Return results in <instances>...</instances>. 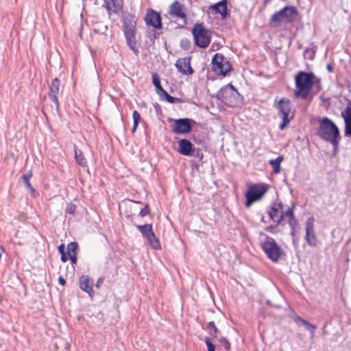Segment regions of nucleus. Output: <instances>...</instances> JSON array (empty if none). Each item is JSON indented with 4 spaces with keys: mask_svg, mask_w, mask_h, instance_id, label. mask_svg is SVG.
I'll list each match as a JSON object with an SVG mask.
<instances>
[{
    "mask_svg": "<svg viewBox=\"0 0 351 351\" xmlns=\"http://www.w3.org/2000/svg\"><path fill=\"white\" fill-rule=\"evenodd\" d=\"M318 122V136L324 141L330 143L334 152L336 153L341 139L339 128L331 119L326 117L319 118Z\"/></svg>",
    "mask_w": 351,
    "mask_h": 351,
    "instance_id": "f257e3e1",
    "label": "nucleus"
},
{
    "mask_svg": "<svg viewBox=\"0 0 351 351\" xmlns=\"http://www.w3.org/2000/svg\"><path fill=\"white\" fill-rule=\"evenodd\" d=\"M315 78L313 73L298 72L295 77V97L302 99H306L313 85Z\"/></svg>",
    "mask_w": 351,
    "mask_h": 351,
    "instance_id": "f03ea898",
    "label": "nucleus"
},
{
    "mask_svg": "<svg viewBox=\"0 0 351 351\" xmlns=\"http://www.w3.org/2000/svg\"><path fill=\"white\" fill-rule=\"evenodd\" d=\"M123 32L128 45L138 55L139 51L136 46V21L135 16L130 14H126L123 16Z\"/></svg>",
    "mask_w": 351,
    "mask_h": 351,
    "instance_id": "7ed1b4c3",
    "label": "nucleus"
},
{
    "mask_svg": "<svg viewBox=\"0 0 351 351\" xmlns=\"http://www.w3.org/2000/svg\"><path fill=\"white\" fill-rule=\"evenodd\" d=\"M298 14V10L294 6H285L271 16L269 24L276 27L282 21L292 22L295 20Z\"/></svg>",
    "mask_w": 351,
    "mask_h": 351,
    "instance_id": "20e7f679",
    "label": "nucleus"
},
{
    "mask_svg": "<svg viewBox=\"0 0 351 351\" xmlns=\"http://www.w3.org/2000/svg\"><path fill=\"white\" fill-rule=\"evenodd\" d=\"M218 96L226 105L230 107L237 106L241 101V97L237 90L231 84L221 88L219 91Z\"/></svg>",
    "mask_w": 351,
    "mask_h": 351,
    "instance_id": "39448f33",
    "label": "nucleus"
},
{
    "mask_svg": "<svg viewBox=\"0 0 351 351\" xmlns=\"http://www.w3.org/2000/svg\"><path fill=\"white\" fill-rule=\"evenodd\" d=\"M192 33L197 47L206 48L209 45L211 38L210 32L206 29L203 24H195L193 27Z\"/></svg>",
    "mask_w": 351,
    "mask_h": 351,
    "instance_id": "423d86ee",
    "label": "nucleus"
},
{
    "mask_svg": "<svg viewBox=\"0 0 351 351\" xmlns=\"http://www.w3.org/2000/svg\"><path fill=\"white\" fill-rule=\"evenodd\" d=\"M274 107L278 110V114L282 119V121L279 125V128L283 130L293 118L292 116H289L291 101L289 99L283 97L278 102L274 104Z\"/></svg>",
    "mask_w": 351,
    "mask_h": 351,
    "instance_id": "0eeeda50",
    "label": "nucleus"
},
{
    "mask_svg": "<svg viewBox=\"0 0 351 351\" xmlns=\"http://www.w3.org/2000/svg\"><path fill=\"white\" fill-rule=\"evenodd\" d=\"M268 190L265 184H254L251 185L245 193V206L250 207L254 202L262 198Z\"/></svg>",
    "mask_w": 351,
    "mask_h": 351,
    "instance_id": "6e6552de",
    "label": "nucleus"
},
{
    "mask_svg": "<svg viewBox=\"0 0 351 351\" xmlns=\"http://www.w3.org/2000/svg\"><path fill=\"white\" fill-rule=\"evenodd\" d=\"M261 247L267 256L273 262H277L282 254V250L271 237H267L261 244Z\"/></svg>",
    "mask_w": 351,
    "mask_h": 351,
    "instance_id": "1a4fd4ad",
    "label": "nucleus"
},
{
    "mask_svg": "<svg viewBox=\"0 0 351 351\" xmlns=\"http://www.w3.org/2000/svg\"><path fill=\"white\" fill-rule=\"evenodd\" d=\"M186 8L178 1H175L169 6L168 14L172 19H180L182 23L179 24L180 27H184L187 24Z\"/></svg>",
    "mask_w": 351,
    "mask_h": 351,
    "instance_id": "9d476101",
    "label": "nucleus"
},
{
    "mask_svg": "<svg viewBox=\"0 0 351 351\" xmlns=\"http://www.w3.org/2000/svg\"><path fill=\"white\" fill-rule=\"evenodd\" d=\"M213 71L216 73L225 76L230 71L231 66L223 55L216 53L212 60Z\"/></svg>",
    "mask_w": 351,
    "mask_h": 351,
    "instance_id": "9b49d317",
    "label": "nucleus"
},
{
    "mask_svg": "<svg viewBox=\"0 0 351 351\" xmlns=\"http://www.w3.org/2000/svg\"><path fill=\"white\" fill-rule=\"evenodd\" d=\"M285 212L283 211V204L282 202L275 204L267 211L270 219L276 223V226L280 225L284 218L287 217Z\"/></svg>",
    "mask_w": 351,
    "mask_h": 351,
    "instance_id": "f8f14e48",
    "label": "nucleus"
},
{
    "mask_svg": "<svg viewBox=\"0 0 351 351\" xmlns=\"http://www.w3.org/2000/svg\"><path fill=\"white\" fill-rule=\"evenodd\" d=\"M191 121L187 118L176 119L171 127L172 132L176 134L190 132L192 130Z\"/></svg>",
    "mask_w": 351,
    "mask_h": 351,
    "instance_id": "ddd939ff",
    "label": "nucleus"
},
{
    "mask_svg": "<svg viewBox=\"0 0 351 351\" xmlns=\"http://www.w3.org/2000/svg\"><path fill=\"white\" fill-rule=\"evenodd\" d=\"M314 223L315 218L313 217H308L305 223V239L307 243L312 247L317 245V238L314 230Z\"/></svg>",
    "mask_w": 351,
    "mask_h": 351,
    "instance_id": "4468645a",
    "label": "nucleus"
},
{
    "mask_svg": "<svg viewBox=\"0 0 351 351\" xmlns=\"http://www.w3.org/2000/svg\"><path fill=\"white\" fill-rule=\"evenodd\" d=\"M145 21L147 25L152 27L154 29H160L162 27L160 14L152 9H149L147 11Z\"/></svg>",
    "mask_w": 351,
    "mask_h": 351,
    "instance_id": "2eb2a0df",
    "label": "nucleus"
},
{
    "mask_svg": "<svg viewBox=\"0 0 351 351\" xmlns=\"http://www.w3.org/2000/svg\"><path fill=\"white\" fill-rule=\"evenodd\" d=\"M295 208V204H292L291 206L287 209L285 212V215L288 217L289 219V225L291 227V235L292 237L293 243H295V234H296V227L298 226V221L295 217L294 210Z\"/></svg>",
    "mask_w": 351,
    "mask_h": 351,
    "instance_id": "dca6fc26",
    "label": "nucleus"
},
{
    "mask_svg": "<svg viewBox=\"0 0 351 351\" xmlns=\"http://www.w3.org/2000/svg\"><path fill=\"white\" fill-rule=\"evenodd\" d=\"M60 81L58 78H55L52 80L49 86V97L50 99L56 105V109L59 108V102L58 95L60 93Z\"/></svg>",
    "mask_w": 351,
    "mask_h": 351,
    "instance_id": "f3484780",
    "label": "nucleus"
},
{
    "mask_svg": "<svg viewBox=\"0 0 351 351\" xmlns=\"http://www.w3.org/2000/svg\"><path fill=\"white\" fill-rule=\"evenodd\" d=\"M176 66L178 71L184 75H190L193 72V70L191 66L190 57L179 58L176 62Z\"/></svg>",
    "mask_w": 351,
    "mask_h": 351,
    "instance_id": "a211bd4d",
    "label": "nucleus"
},
{
    "mask_svg": "<svg viewBox=\"0 0 351 351\" xmlns=\"http://www.w3.org/2000/svg\"><path fill=\"white\" fill-rule=\"evenodd\" d=\"M79 284L80 289L87 293L90 297H93L94 291L93 287V280L91 279L88 276L82 275L80 277Z\"/></svg>",
    "mask_w": 351,
    "mask_h": 351,
    "instance_id": "6ab92c4d",
    "label": "nucleus"
},
{
    "mask_svg": "<svg viewBox=\"0 0 351 351\" xmlns=\"http://www.w3.org/2000/svg\"><path fill=\"white\" fill-rule=\"evenodd\" d=\"M104 1L103 6L106 8L109 15L112 13L117 14L122 10V0H104Z\"/></svg>",
    "mask_w": 351,
    "mask_h": 351,
    "instance_id": "aec40b11",
    "label": "nucleus"
},
{
    "mask_svg": "<svg viewBox=\"0 0 351 351\" xmlns=\"http://www.w3.org/2000/svg\"><path fill=\"white\" fill-rule=\"evenodd\" d=\"M193 144L187 139L183 138L178 141V152L184 156H194L195 149Z\"/></svg>",
    "mask_w": 351,
    "mask_h": 351,
    "instance_id": "412c9836",
    "label": "nucleus"
},
{
    "mask_svg": "<svg viewBox=\"0 0 351 351\" xmlns=\"http://www.w3.org/2000/svg\"><path fill=\"white\" fill-rule=\"evenodd\" d=\"M227 0H221L219 2L210 5V9L215 14H219L222 19H225L228 16Z\"/></svg>",
    "mask_w": 351,
    "mask_h": 351,
    "instance_id": "4be33fe9",
    "label": "nucleus"
},
{
    "mask_svg": "<svg viewBox=\"0 0 351 351\" xmlns=\"http://www.w3.org/2000/svg\"><path fill=\"white\" fill-rule=\"evenodd\" d=\"M136 228L138 231H140L143 237L146 239L149 237L152 232H154L152 224L136 225Z\"/></svg>",
    "mask_w": 351,
    "mask_h": 351,
    "instance_id": "5701e85b",
    "label": "nucleus"
},
{
    "mask_svg": "<svg viewBox=\"0 0 351 351\" xmlns=\"http://www.w3.org/2000/svg\"><path fill=\"white\" fill-rule=\"evenodd\" d=\"M32 171L31 170H29L25 174H24L23 176V180L25 184V188L32 193V195L34 196V193L36 191L29 182V180L32 178Z\"/></svg>",
    "mask_w": 351,
    "mask_h": 351,
    "instance_id": "b1692460",
    "label": "nucleus"
},
{
    "mask_svg": "<svg viewBox=\"0 0 351 351\" xmlns=\"http://www.w3.org/2000/svg\"><path fill=\"white\" fill-rule=\"evenodd\" d=\"M74 152L75 159L77 163L82 167H85L86 165V160L84 157L82 152L78 149L75 145H74Z\"/></svg>",
    "mask_w": 351,
    "mask_h": 351,
    "instance_id": "393cba45",
    "label": "nucleus"
},
{
    "mask_svg": "<svg viewBox=\"0 0 351 351\" xmlns=\"http://www.w3.org/2000/svg\"><path fill=\"white\" fill-rule=\"evenodd\" d=\"M149 245L154 250H160L161 248L159 239L156 237L154 232H152L149 237L147 238Z\"/></svg>",
    "mask_w": 351,
    "mask_h": 351,
    "instance_id": "a878e982",
    "label": "nucleus"
},
{
    "mask_svg": "<svg viewBox=\"0 0 351 351\" xmlns=\"http://www.w3.org/2000/svg\"><path fill=\"white\" fill-rule=\"evenodd\" d=\"M283 160L282 156H278L274 160H270L269 161V165L273 167V171L275 173H279L280 171V163Z\"/></svg>",
    "mask_w": 351,
    "mask_h": 351,
    "instance_id": "bb28decb",
    "label": "nucleus"
},
{
    "mask_svg": "<svg viewBox=\"0 0 351 351\" xmlns=\"http://www.w3.org/2000/svg\"><path fill=\"white\" fill-rule=\"evenodd\" d=\"M207 329L209 334L215 338L217 337V334L219 332V330L215 326V322L213 321L208 323Z\"/></svg>",
    "mask_w": 351,
    "mask_h": 351,
    "instance_id": "cd10ccee",
    "label": "nucleus"
},
{
    "mask_svg": "<svg viewBox=\"0 0 351 351\" xmlns=\"http://www.w3.org/2000/svg\"><path fill=\"white\" fill-rule=\"evenodd\" d=\"M78 245L76 242H71L67 245V254L68 256H72L73 254H77V250Z\"/></svg>",
    "mask_w": 351,
    "mask_h": 351,
    "instance_id": "c85d7f7f",
    "label": "nucleus"
},
{
    "mask_svg": "<svg viewBox=\"0 0 351 351\" xmlns=\"http://www.w3.org/2000/svg\"><path fill=\"white\" fill-rule=\"evenodd\" d=\"M341 116L344 121L351 120V101H349L346 109L341 112Z\"/></svg>",
    "mask_w": 351,
    "mask_h": 351,
    "instance_id": "c756f323",
    "label": "nucleus"
},
{
    "mask_svg": "<svg viewBox=\"0 0 351 351\" xmlns=\"http://www.w3.org/2000/svg\"><path fill=\"white\" fill-rule=\"evenodd\" d=\"M152 82L156 88L157 93L163 88L160 84V78L157 73H152Z\"/></svg>",
    "mask_w": 351,
    "mask_h": 351,
    "instance_id": "7c9ffc66",
    "label": "nucleus"
},
{
    "mask_svg": "<svg viewBox=\"0 0 351 351\" xmlns=\"http://www.w3.org/2000/svg\"><path fill=\"white\" fill-rule=\"evenodd\" d=\"M221 346H222L226 351H229L230 349V343L226 337H221L219 340Z\"/></svg>",
    "mask_w": 351,
    "mask_h": 351,
    "instance_id": "2f4dec72",
    "label": "nucleus"
},
{
    "mask_svg": "<svg viewBox=\"0 0 351 351\" xmlns=\"http://www.w3.org/2000/svg\"><path fill=\"white\" fill-rule=\"evenodd\" d=\"M345 122V136H351V120L344 121Z\"/></svg>",
    "mask_w": 351,
    "mask_h": 351,
    "instance_id": "473e14b6",
    "label": "nucleus"
},
{
    "mask_svg": "<svg viewBox=\"0 0 351 351\" xmlns=\"http://www.w3.org/2000/svg\"><path fill=\"white\" fill-rule=\"evenodd\" d=\"M205 343L206 344L208 351H215V346L212 343L210 337H205Z\"/></svg>",
    "mask_w": 351,
    "mask_h": 351,
    "instance_id": "72a5a7b5",
    "label": "nucleus"
},
{
    "mask_svg": "<svg viewBox=\"0 0 351 351\" xmlns=\"http://www.w3.org/2000/svg\"><path fill=\"white\" fill-rule=\"evenodd\" d=\"M76 206L73 203L67 204L66 207V212L69 214H73L75 211Z\"/></svg>",
    "mask_w": 351,
    "mask_h": 351,
    "instance_id": "f704fd0d",
    "label": "nucleus"
},
{
    "mask_svg": "<svg viewBox=\"0 0 351 351\" xmlns=\"http://www.w3.org/2000/svg\"><path fill=\"white\" fill-rule=\"evenodd\" d=\"M132 117H133V123L138 124L140 120H141V115L138 113L137 110H134L132 113Z\"/></svg>",
    "mask_w": 351,
    "mask_h": 351,
    "instance_id": "c9c22d12",
    "label": "nucleus"
},
{
    "mask_svg": "<svg viewBox=\"0 0 351 351\" xmlns=\"http://www.w3.org/2000/svg\"><path fill=\"white\" fill-rule=\"evenodd\" d=\"M166 100L170 104L180 103L182 101L181 99L173 97L171 95H169Z\"/></svg>",
    "mask_w": 351,
    "mask_h": 351,
    "instance_id": "e433bc0d",
    "label": "nucleus"
},
{
    "mask_svg": "<svg viewBox=\"0 0 351 351\" xmlns=\"http://www.w3.org/2000/svg\"><path fill=\"white\" fill-rule=\"evenodd\" d=\"M294 322L298 325H304V323L306 322L305 319H302L298 315H295L293 317Z\"/></svg>",
    "mask_w": 351,
    "mask_h": 351,
    "instance_id": "4c0bfd02",
    "label": "nucleus"
},
{
    "mask_svg": "<svg viewBox=\"0 0 351 351\" xmlns=\"http://www.w3.org/2000/svg\"><path fill=\"white\" fill-rule=\"evenodd\" d=\"M317 327L314 324H311V326H310V327L308 328V330L310 331L311 332V338H314L315 337V330H316Z\"/></svg>",
    "mask_w": 351,
    "mask_h": 351,
    "instance_id": "58836bf2",
    "label": "nucleus"
},
{
    "mask_svg": "<svg viewBox=\"0 0 351 351\" xmlns=\"http://www.w3.org/2000/svg\"><path fill=\"white\" fill-rule=\"evenodd\" d=\"M149 213V210H148V205H146L145 207L144 208H142L140 212H139V215L141 216V217H144L146 215H147Z\"/></svg>",
    "mask_w": 351,
    "mask_h": 351,
    "instance_id": "ea45409f",
    "label": "nucleus"
},
{
    "mask_svg": "<svg viewBox=\"0 0 351 351\" xmlns=\"http://www.w3.org/2000/svg\"><path fill=\"white\" fill-rule=\"evenodd\" d=\"M158 94L161 97H164L165 99H166L167 98V97L169 95L167 92L166 90H165L163 88L162 89V90H160Z\"/></svg>",
    "mask_w": 351,
    "mask_h": 351,
    "instance_id": "a19ab883",
    "label": "nucleus"
},
{
    "mask_svg": "<svg viewBox=\"0 0 351 351\" xmlns=\"http://www.w3.org/2000/svg\"><path fill=\"white\" fill-rule=\"evenodd\" d=\"M69 258L68 254L66 253H62L61 254V261L64 263L66 262Z\"/></svg>",
    "mask_w": 351,
    "mask_h": 351,
    "instance_id": "79ce46f5",
    "label": "nucleus"
},
{
    "mask_svg": "<svg viewBox=\"0 0 351 351\" xmlns=\"http://www.w3.org/2000/svg\"><path fill=\"white\" fill-rule=\"evenodd\" d=\"M69 257L72 264H75L77 263V254H73L72 256H69Z\"/></svg>",
    "mask_w": 351,
    "mask_h": 351,
    "instance_id": "37998d69",
    "label": "nucleus"
},
{
    "mask_svg": "<svg viewBox=\"0 0 351 351\" xmlns=\"http://www.w3.org/2000/svg\"><path fill=\"white\" fill-rule=\"evenodd\" d=\"M104 278L103 277H101L98 278L96 282V287L99 288L101 285L104 282Z\"/></svg>",
    "mask_w": 351,
    "mask_h": 351,
    "instance_id": "c03bdc74",
    "label": "nucleus"
},
{
    "mask_svg": "<svg viewBox=\"0 0 351 351\" xmlns=\"http://www.w3.org/2000/svg\"><path fill=\"white\" fill-rule=\"evenodd\" d=\"M58 251L62 254V253H66L65 252V246L64 244H61L58 246Z\"/></svg>",
    "mask_w": 351,
    "mask_h": 351,
    "instance_id": "a18cd8bd",
    "label": "nucleus"
},
{
    "mask_svg": "<svg viewBox=\"0 0 351 351\" xmlns=\"http://www.w3.org/2000/svg\"><path fill=\"white\" fill-rule=\"evenodd\" d=\"M58 282L61 285H64L66 283V280L64 279L62 276L59 277Z\"/></svg>",
    "mask_w": 351,
    "mask_h": 351,
    "instance_id": "49530a36",
    "label": "nucleus"
},
{
    "mask_svg": "<svg viewBox=\"0 0 351 351\" xmlns=\"http://www.w3.org/2000/svg\"><path fill=\"white\" fill-rule=\"evenodd\" d=\"M196 156L198 157L199 160H202L203 158V154L200 152L199 150H197Z\"/></svg>",
    "mask_w": 351,
    "mask_h": 351,
    "instance_id": "de8ad7c7",
    "label": "nucleus"
},
{
    "mask_svg": "<svg viewBox=\"0 0 351 351\" xmlns=\"http://www.w3.org/2000/svg\"><path fill=\"white\" fill-rule=\"evenodd\" d=\"M138 124L133 123V126H132V132L133 133H134V132H136V128H137V127H138Z\"/></svg>",
    "mask_w": 351,
    "mask_h": 351,
    "instance_id": "09e8293b",
    "label": "nucleus"
},
{
    "mask_svg": "<svg viewBox=\"0 0 351 351\" xmlns=\"http://www.w3.org/2000/svg\"><path fill=\"white\" fill-rule=\"evenodd\" d=\"M311 324H310L308 322L306 321L304 323V325H303V326L306 328V330H308V328L310 327V326H311Z\"/></svg>",
    "mask_w": 351,
    "mask_h": 351,
    "instance_id": "8fccbe9b",
    "label": "nucleus"
},
{
    "mask_svg": "<svg viewBox=\"0 0 351 351\" xmlns=\"http://www.w3.org/2000/svg\"><path fill=\"white\" fill-rule=\"evenodd\" d=\"M273 228H274V227L271 226L268 227L266 230L268 231L272 232Z\"/></svg>",
    "mask_w": 351,
    "mask_h": 351,
    "instance_id": "3c124183",
    "label": "nucleus"
},
{
    "mask_svg": "<svg viewBox=\"0 0 351 351\" xmlns=\"http://www.w3.org/2000/svg\"><path fill=\"white\" fill-rule=\"evenodd\" d=\"M327 69L328 71H332V66L330 65V64H328L327 66Z\"/></svg>",
    "mask_w": 351,
    "mask_h": 351,
    "instance_id": "603ef678",
    "label": "nucleus"
}]
</instances>
